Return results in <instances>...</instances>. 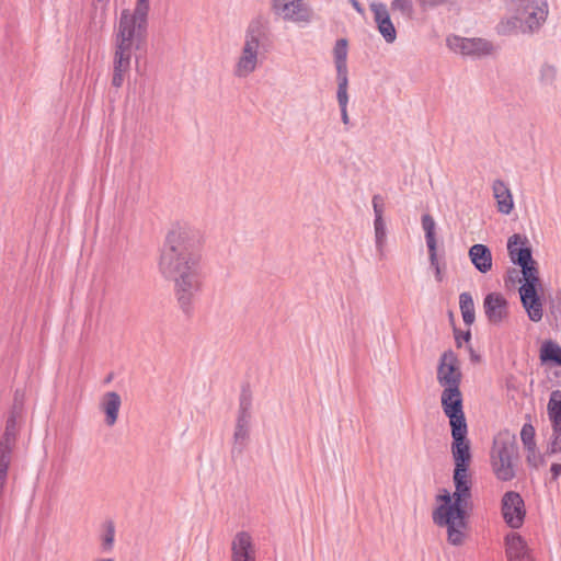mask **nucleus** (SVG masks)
Instances as JSON below:
<instances>
[{
    "mask_svg": "<svg viewBox=\"0 0 561 561\" xmlns=\"http://www.w3.org/2000/svg\"><path fill=\"white\" fill-rule=\"evenodd\" d=\"M94 561H114V560L111 558H98Z\"/></svg>",
    "mask_w": 561,
    "mask_h": 561,
    "instance_id": "nucleus-45",
    "label": "nucleus"
},
{
    "mask_svg": "<svg viewBox=\"0 0 561 561\" xmlns=\"http://www.w3.org/2000/svg\"><path fill=\"white\" fill-rule=\"evenodd\" d=\"M527 460H528V462H530L535 467L538 465L540 458L537 457V455H536V448L534 449V453H529L528 451Z\"/></svg>",
    "mask_w": 561,
    "mask_h": 561,
    "instance_id": "nucleus-42",
    "label": "nucleus"
},
{
    "mask_svg": "<svg viewBox=\"0 0 561 561\" xmlns=\"http://www.w3.org/2000/svg\"><path fill=\"white\" fill-rule=\"evenodd\" d=\"M515 10L524 23V30L533 34L546 22L549 5L547 0H516Z\"/></svg>",
    "mask_w": 561,
    "mask_h": 561,
    "instance_id": "nucleus-8",
    "label": "nucleus"
},
{
    "mask_svg": "<svg viewBox=\"0 0 561 561\" xmlns=\"http://www.w3.org/2000/svg\"><path fill=\"white\" fill-rule=\"evenodd\" d=\"M446 42L450 50L466 57L481 58L494 51L493 44L484 38H467L450 35Z\"/></svg>",
    "mask_w": 561,
    "mask_h": 561,
    "instance_id": "nucleus-9",
    "label": "nucleus"
},
{
    "mask_svg": "<svg viewBox=\"0 0 561 561\" xmlns=\"http://www.w3.org/2000/svg\"><path fill=\"white\" fill-rule=\"evenodd\" d=\"M473 266L482 274L492 270V253L490 249L481 243L473 244L468 252Z\"/></svg>",
    "mask_w": 561,
    "mask_h": 561,
    "instance_id": "nucleus-22",
    "label": "nucleus"
},
{
    "mask_svg": "<svg viewBox=\"0 0 561 561\" xmlns=\"http://www.w3.org/2000/svg\"><path fill=\"white\" fill-rule=\"evenodd\" d=\"M373 209H374V220L383 219V211H385V202L382 196L380 195H374L371 199Z\"/></svg>",
    "mask_w": 561,
    "mask_h": 561,
    "instance_id": "nucleus-36",
    "label": "nucleus"
},
{
    "mask_svg": "<svg viewBox=\"0 0 561 561\" xmlns=\"http://www.w3.org/2000/svg\"><path fill=\"white\" fill-rule=\"evenodd\" d=\"M148 18L131 14L129 9L121 12L113 34V78L112 84L121 88L130 69L131 56L147 45Z\"/></svg>",
    "mask_w": 561,
    "mask_h": 561,
    "instance_id": "nucleus-3",
    "label": "nucleus"
},
{
    "mask_svg": "<svg viewBox=\"0 0 561 561\" xmlns=\"http://www.w3.org/2000/svg\"><path fill=\"white\" fill-rule=\"evenodd\" d=\"M519 266L524 278V284L519 288L520 299L529 319L538 322L543 316L542 302L537 294V287L540 285L538 268L533 259Z\"/></svg>",
    "mask_w": 561,
    "mask_h": 561,
    "instance_id": "nucleus-5",
    "label": "nucleus"
},
{
    "mask_svg": "<svg viewBox=\"0 0 561 561\" xmlns=\"http://www.w3.org/2000/svg\"><path fill=\"white\" fill-rule=\"evenodd\" d=\"M516 455L514 440L511 438H496L492 448V468L502 481L512 480L515 476L513 458Z\"/></svg>",
    "mask_w": 561,
    "mask_h": 561,
    "instance_id": "nucleus-7",
    "label": "nucleus"
},
{
    "mask_svg": "<svg viewBox=\"0 0 561 561\" xmlns=\"http://www.w3.org/2000/svg\"><path fill=\"white\" fill-rule=\"evenodd\" d=\"M507 251L511 261L517 265H524L533 259L528 239L519 233H515L508 238Z\"/></svg>",
    "mask_w": 561,
    "mask_h": 561,
    "instance_id": "nucleus-18",
    "label": "nucleus"
},
{
    "mask_svg": "<svg viewBox=\"0 0 561 561\" xmlns=\"http://www.w3.org/2000/svg\"><path fill=\"white\" fill-rule=\"evenodd\" d=\"M493 197L496 201L497 211L508 215L514 209L513 194L508 185L503 180H495L492 183Z\"/></svg>",
    "mask_w": 561,
    "mask_h": 561,
    "instance_id": "nucleus-20",
    "label": "nucleus"
},
{
    "mask_svg": "<svg viewBox=\"0 0 561 561\" xmlns=\"http://www.w3.org/2000/svg\"><path fill=\"white\" fill-rule=\"evenodd\" d=\"M467 426H454L451 430V455L455 468H469L471 461L470 443Z\"/></svg>",
    "mask_w": 561,
    "mask_h": 561,
    "instance_id": "nucleus-14",
    "label": "nucleus"
},
{
    "mask_svg": "<svg viewBox=\"0 0 561 561\" xmlns=\"http://www.w3.org/2000/svg\"><path fill=\"white\" fill-rule=\"evenodd\" d=\"M422 9H434L445 2V0H417Z\"/></svg>",
    "mask_w": 561,
    "mask_h": 561,
    "instance_id": "nucleus-40",
    "label": "nucleus"
},
{
    "mask_svg": "<svg viewBox=\"0 0 561 561\" xmlns=\"http://www.w3.org/2000/svg\"><path fill=\"white\" fill-rule=\"evenodd\" d=\"M540 357L543 362L550 360L561 365V347L554 342H546L541 346Z\"/></svg>",
    "mask_w": 561,
    "mask_h": 561,
    "instance_id": "nucleus-30",
    "label": "nucleus"
},
{
    "mask_svg": "<svg viewBox=\"0 0 561 561\" xmlns=\"http://www.w3.org/2000/svg\"><path fill=\"white\" fill-rule=\"evenodd\" d=\"M440 401L443 411L449 419L451 430L454 426H467L460 388L443 390Z\"/></svg>",
    "mask_w": 561,
    "mask_h": 561,
    "instance_id": "nucleus-12",
    "label": "nucleus"
},
{
    "mask_svg": "<svg viewBox=\"0 0 561 561\" xmlns=\"http://www.w3.org/2000/svg\"><path fill=\"white\" fill-rule=\"evenodd\" d=\"M551 472L553 478H557L559 474H561V463H553L551 466Z\"/></svg>",
    "mask_w": 561,
    "mask_h": 561,
    "instance_id": "nucleus-43",
    "label": "nucleus"
},
{
    "mask_svg": "<svg viewBox=\"0 0 561 561\" xmlns=\"http://www.w3.org/2000/svg\"><path fill=\"white\" fill-rule=\"evenodd\" d=\"M558 69L556 66L545 62L539 68L538 80L543 87H552L557 80Z\"/></svg>",
    "mask_w": 561,
    "mask_h": 561,
    "instance_id": "nucleus-29",
    "label": "nucleus"
},
{
    "mask_svg": "<svg viewBox=\"0 0 561 561\" xmlns=\"http://www.w3.org/2000/svg\"><path fill=\"white\" fill-rule=\"evenodd\" d=\"M369 8L374 14L377 30L382 38L388 44L394 43L397 39V31L391 21L387 5L381 2H371Z\"/></svg>",
    "mask_w": 561,
    "mask_h": 561,
    "instance_id": "nucleus-15",
    "label": "nucleus"
},
{
    "mask_svg": "<svg viewBox=\"0 0 561 561\" xmlns=\"http://www.w3.org/2000/svg\"><path fill=\"white\" fill-rule=\"evenodd\" d=\"M520 438H522V442H523L525 448L527 449V451L534 453V449L536 448V443H535V428L533 425L525 424L522 427Z\"/></svg>",
    "mask_w": 561,
    "mask_h": 561,
    "instance_id": "nucleus-32",
    "label": "nucleus"
},
{
    "mask_svg": "<svg viewBox=\"0 0 561 561\" xmlns=\"http://www.w3.org/2000/svg\"><path fill=\"white\" fill-rule=\"evenodd\" d=\"M121 405L122 399L117 392L110 391L101 398L100 409L105 414L107 426H113L117 422Z\"/></svg>",
    "mask_w": 561,
    "mask_h": 561,
    "instance_id": "nucleus-21",
    "label": "nucleus"
},
{
    "mask_svg": "<svg viewBox=\"0 0 561 561\" xmlns=\"http://www.w3.org/2000/svg\"><path fill=\"white\" fill-rule=\"evenodd\" d=\"M115 537V529L112 524H110L103 535L102 538V547L104 551H110L113 548Z\"/></svg>",
    "mask_w": 561,
    "mask_h": 561,
    "instance_id": "nucleus-37",
    "label": "nucleus"
},
{
    "mask_svg": "<svg viewBox=\"0 0 561 561\" xmlns=\"http://www.w3.org/2000/svg\"><path fill=\"white\" fill-rule=\"evenodd\" d=\"M337 81V91H336V100L340 107L347 106L348 104V77L347 75L336 76Z\"/></svg>",
    "mask_w": 561,
    "mask_h": 561,
    "instance_id": "nucleus-31",
    "label": "nucleus"
},
{
    "mask_svg": "<svg viewBox=\"0 0 561 561\" xmlns=\"http://www.w3.org/2000/svg\"><path fill=\"white\" fill-rule=\"evenodd\" d=\"M548 448L551 454L561 451V423L552 426V436Z\"/></svg>",
    "mask_w": 561,
    "mask_h": 561,
    "instance_id": "nucleus-35",
    "label": "nucleus"
},
{
    "mask_svg": "<svg viewBox=\"0 0 561 561\" xmlns=\"http://www.w3.org/2000/svg\"><path fill=\"white\" fill-rule=\"evenodd\" d=\"M130 11H131V14L148 18L149 11H150V1L149 0H136L134 9Z\"/></svg>",
    "mask_w": 561,
    "mask_h": 561,
    "instance_id": "nucleus-38",
    "label": "nucleus"
},
{
    "mask_svg": "<svg viewBox=\"0 0 561 561\" xmlns=\"http://www.w3.org/2000/svg\"><path fill=\"white\" fill-rule=\"evenodd\" d=\"M459 307L463 322L466 324H472L474 322V302L472 296L469 293H461L459 296Z\"/></svg>",
    "mask_w": 561,
    "mask_h": 561,
    "instance_id": "nucleus-26",
    "label": "nucleus"
},
{
    "mask_svg": "<svg viewBox=\"0 0 561 561\" xmlns=\"http://www.w3.org/2000/svg\"><path fill=\"white\" fill-rule=\"evenodd\" d=\"M422 228L425 232L427 250L428 252H433L434 249H437V242L435 237L436 224L431 215L425 214L422 216Z\"/></svg>",
    "mask_w": 561,
    "mask_h": 561,
    "instance_id": "nucleus-27",
    "label": "nucleus"
},
{
    "mask_svg": "<svg viewBox=\"0 0 561 561\" xmlns=\"http://www.w3.org/2000/svg\"><path fill=\"white\" fill-rule=\"evenodd\" d=\"M231 561H257V547L249 531L240 530L231 539Z\"/></svg>",
    "mask_w": 561,
    "mask_h": 561,
    "instance_id": "nucleus-13",
    "label": "nucleus"
},
{
    "mask_svg": "<svg viewBox=\"0 0 561 561\" xmlns=\"http://www.w3.org/2000/svg\"><path fill=\"white\" fill-rule=\"evenodd\" d=\"M251 421V400L248 396L243 394L240 399V405L233 433V440L236 445L241 448L245 445L249 438Z\"/></svg>",
    "mask_w": 561,
    "mask_h": 561,
    "instance_id": "nucleus-17",
    "label": "nucleus"
},
{
    "mask_svg": "<svg viewBox=\"0 0 561 561\" xmlns=\"http://www.w3.org/2000/svg\"><path fill=\"white\" fill-rule=\"evenodd\" d=\"M20 416V412L14 408L13 411L8 416L5 422V430L3 435L15 437L18 436L19 426H18V417Z\"/></svg>",
    "mask_w": 561,
    "mask_h": 561,
    "instance_id": "nucleus-33",
    "label": "nucleus"
},
{
    "mask_svg": "<svg viewBox=\"0 0 561 561\" xmlns=\"http://www.w3.org/2000/svg\"><path fill=\"white\" fill-rule=\"evenodd\" d=\"M499 35L502 36H511L516 34H530L524 30V23L520 20L516 10H514V14L510 16H504L497 23L495 27Z\"/></svg>",
    "mask_w": 561,
    "mask_h": 561,
    "instance_id": "nucleus-23",
    "label": "nucleus"
},
{
    "mask_svg": "<svg viewBox=\"0 0 561 561\" xmlns=\"http://www.w3.org/2000/svg\"><path fill=\"white\" fill-rule=\"evenodd\" d=\"M374 232L376 250L382 256L387 242V226L385 219L374 220Z\"/></svg>",
    "mask_w": 561,
    "mask_h": 561,
    "instance_id": "nucleus-28",
    "label": "nucleus"
},
{
    "mask_svg": "<svg viewBox=\"0 0 561 561\" xmlns=\"http://www.w3.org/2000/svg\"><path fill=\"white\" fill-rule=\"evenodd\" d=\"M508 561H531L526 541L517 533H511L505 538Z\"/></svg>",
    "mask_w": 561,
    "mask_h": 561,
    "instance_id": "nucleus-19",
    "label": "nucleus"
},
{
    "mask_svg": "<svg viewBox=\"0 0 561 561\" xmlns=\"http://www.w3.org/2000/svg\"><path fill=\"white\" fill-rule=\"evenodd\" d=\"M547 413L551 426L561 424V390L551 392L547 405Z\"/></svg>",
    "mask_w": 561,
    "mask_h": 561,
    "instance_id": "nucleus-25",
    "label": "nucleus"
},
{
    "mask_svg": "<svg viewBox=\"0 0 561 561\" xmlns=\"http://www.w3.org/2000/svg\"><path fill=\"white\" fill-rule=\"evenodd\" d=\"M340 111H341V119H342L343 124L345 126H348L350 125V116L347 113V106L340 107Z\"/></svg>",
    "mask_w": 561,
    "mask_h": 561,
    "instance_id": "nucleus-41",
    "label": "nucleus"
},
{
    "mask_svg": "<svg viewBox=\"0 0 561 561\" xmlns=\"http://www.w3.org/2000/svg\"><path fill=\"white\" fill-rule=\"evenodd\" d=\"M347 41L345 38L337 39L333 47V58L336 68V76L347 75Z\"/></svg>",
    "mask_w": 561,
    "mask_h": 561,
    "instance_id": "nucleus-24",
    "label": "nucleus"
},
{
    "mask_svg": "<svg viewBox=\"0 0 561 561\" xmlns=\"http://www.w3.org/2000/svg\"><path fill=\"white\" fill-rule=\"evenodd\" d=\"M484 313L490 323L499 325L508 314L507 300L500 293H490L484 297Z\"/></svg>",
    "mask_w": 561,
    "mask_h": 561,
    "instance_id": "nucleus-16",
    "label": "nucleus"
},
{
    "mask_svg": "<svg viewBox=\"0 0 561 561\" xmlns=\"http://www.w3.org/2000/svg\"><path fill=\"white\" fill-rule=\"evenodd\" d=\"M352 7L359 13V14H364V9L362 7V4L357 1V0H351L350 1Z\"/></svg>",
    "mask_w": 561,
    "mask_h": 561,
    "instance_id": "nucleus-44",
    "label": "nucleus"
},
{
    "mask_svg": "<svg viewBox=\"0 0 561 561\" xmlns=\"http://www.w3.org/2000/svg\"><path fill=\"white\" fill-rule=\"evenodd\" d=\"M502 516L505 523L514 529L520 528L526 516V508L519 493L508 491L504 493L501 501Z\"/></svg>",
    "mask_w": 561,
    "mask_h": 561,
    "instance_id": "nucleus-11",
    "label": "nucleus"
},
{
    "mask_svg": "<svg viewBox=\"0 0 561 561\" xmlns=\"http://www.w3.org/2000/svg\"><path fill=\"white\" fill-rule=\"evenodd\" d=\"M453 481L454 493L445 490L437 496L440 504L433 512V520L437 526L447 528L451 545L459 546L465 538L468 510L471 506L472 478L469 468H455Z\"/></svg>",
    "mask_w": 561,
    "mask_h": 561,
    "instance_id": "nucleus-2",
    "label": "nucleus"
},
{
    "mask_svg": "<svg viewBox=\"0 0 561 561\" xmlns=\"http://www.w3.org/2000/svg\"><path fill=\"white\" fill-rule=\"evenodd\" d=\"M391 9L392 11H398L401 14L411 18L413 13V3L412 0H392Z\"/></svg>",
    "mask_w": 561,
    "mask_h": 561,
    "instance_id": "nucleus-34",
    "label": "nucleus"
},
{
    "mask_svg": "<svg viewBox=\"0 0 561 561\" xmlns=\"http://www.w3.org/2000/svg\"><path fill=\"white\" fill-rule=\"evenodd\" d=\"M201 259L197 232L188 226H173L167 234L159 268L173 280L175 297L186 313L202 288Z\"/></svg>",
    "mask_w": 561,
    "mask_h": 561,
    "instance_id": "nucleus-1",
    "label": "nucleus"
},
{
    "mask_svg": "<svg viewBox=\"0 0 561 561\" xmlns=\"http://www.w3.org/2000/svg\"><path fill=\"white\" fill-rule=\"evenodd\" d=\"M462 374L460 364L451 351H446L442 354L437 366L436 379L438 385L445 389H459Z\"/></svg>",
    "mask_w": 561,
    "mask_h": 561,
    "instance_id": "nucleus-10",
    "label": "nucleus"
},
{
    "mask_svg": "<svg viewBox=\"0 0 561 561\" xmlns=\"http://www.w3.org/2000/svg\"><path fill=\"white\" fill-rule=\"evenodd\" d=\"M465 339L468 341L470 339V333L468 332L465 336Z\"/></svg>",
    "mask_w": 561,
    "mask_h": 561,
    "instance_id": "nucleus-46",
    "label": "nucleus"
},
{
    "mask_svg": "<svg viewBox=\"0 0 561 561\" xmlns=\"http://www.w3.org/2000/svg\"><path fill=\"white\" fill-rule=\"evenodd\" d=\"M273 15L284 22L306 26L313 20V10L305 0H271Z\"/></svg>",
    "mask_w": 561,
    "mask_h": 561,
    "instance_id": "nucleus-6",
    "label": "nucleus"
},
{
    "mask_svg": "<svg viewBox=\"0 0 561 561\" xmlns=\"http://www.w3.org/2000/svg\"><path fill=\"white\" fill-rule=\"evenodd\" d=\"M270 37L268 21L262 16L252 19L243 34L242 45L234 59L232 73L238 79L253 75L265 59V47Z\"/></svg>",
    "mask_w": 561,
    "mask_h": 561,
    "instance_id": "nucleus-4",
    "label": "nucleus"
},
{
    "mask_svg": "<svg viewBox=\"0 0 561 561\" xmlns=\"http://www.w3.org/2000/svg\"><path fill=\"white\" fill-rule=\"evenodd\" d=\"M428 254H430L431 266L435 271L436 280L437 282H442L443 280V274H442V270H440V266H439V263H438V259H437V249H434L433 252H428Z\"/></svg>",
    "mask_w": 561,
    "mask_h": 561,
    "instance_id": "nucleus-39",
    "label": "nucleus"
}]
</instances>
